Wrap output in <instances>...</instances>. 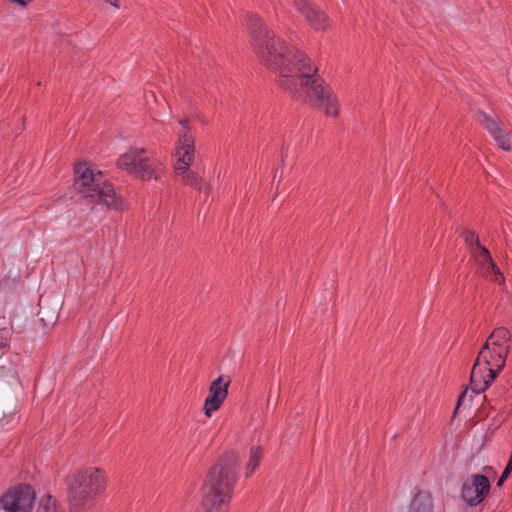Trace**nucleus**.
<instances>
[{
  "mask_svg": "<svg viewBox=\"0 0 512 512\" xmlns=\"http://www.w3.org/2000/svg\"><path fill=\"white\" fill-rule=\"evenodd\" d=\"M56 319H57V317L52 316L47 322L45 321V319L43 317H41L40 320L43 322L44 326H48L49 324H53Z\"/></svg>",
  "mask_w": 512,
  "mask_h": 512,
  "instance_id": "obj_26",
  "label": "nucleus"
},
{
  "mask_svg": "<svg viewBox=\"0 0 512 512\" xmlns=\"http://www.w3.org/2000/svg\"><path fill=\"white\" fill-rule=\"evenodd\" d=\"M281 156H282V161H284V158H286V155H284V148L282 147V153H281Z\"/></svg>",
  "mask_w": 512,
  "mask_h": 512,
  "instance_id": "obj_30",
  "label": "nucleus"
},
{
  "mask_svg": "<svg viewBox=\"0 0 512 512\" xmlns=\"http://www.w3.org/2000/svg\"><path fill=\"white\" fill-rule=\"evenodd\" d=\"M246 25L254 53L265 67L278 74V86L295 100L308 103L323 111L326 116L337 117V96L317 74L311 59L276 37L258 15H247Z\"/></svg>",
  "mask_w": 512,
  "mask_h": 512,
  "instance_id": "obj_1",
  "label": "nucleus"
},
{
  "mask_svg": "<svg viewBox=\"0 0 512 512\" xmlns=\"http://www.w3.org/2000/svg\"><path fill=\"white\" fill-rule=\"evenodd\" d=\"M491 469H492L491 466H487V467L484 468L485 471L486 470H491Z\"/></svg>",
  "mask_w": 512,
  "mask_h": 512,
  "instance_id": "obj_31",
  "label": "nucleus"
},
{
  "mask_svg": "<svg viewBox=\"0 0 512 512\" xmlns=\"http://www.w3.org/2000/svg\"><path fill=\"white\" fill-rule=\"evenodd\" d=\"M35 500L32 486L21 484L7 491L0 499L3 509L9 512H29Z\"/></svg>",
  "mask_w": 512,
  "mask_h": 512,
  "instance_id": "obj_6",
  "label": "nucleus"
},
{
  "mask_svg": "<svg viewBox=\"0 0 512 512\" xmlns=\"http://www.w3.org/2000/svg\"><path fill=\"white\" fill-rule=\"evenodd\" d=\"M70 512H86L106 489L107 476L97 467L77 471L66 478Z\"/></svg>",
  "mask_w": 512,
  "mask_h": 512,
  "instance_id": "obj_3",
  "label": "nucleus"
},
{
  "mask_svg": "<svg viewBox=\"0 0 512 512\" xmlns=\"http://www.w3.org/2000/svg\"><path fill=\"white\" fill-rule=\"evenodd\" d=\"M294 7L314 30H326L328 28L329 18L318 6L308 0H294Z\"/></svg>",
  "mask_w": 512,
  "mask_h": 512,
  "instance_id": "obj_10",
  "label": "nucleus"
},
{
  "mask_svg": "<svg viewBox=\"0 0 512 512\" xmlns=\"http://www.w3.org/2000/svg\"><path fill=\"white\" fill-rule=\"evenodd\" d=\"M493 275H494L493 280H494L495 282H497V283H499V284H503V283H504L505 278H504V276H503V274L501 273V271H500V270H499V271H497V272H496L495 274H493Z\"/></svg>",
  "mask_w": 512,
  "mask_h": 512,
  "instance_id": "obj_25",
  "label": "nucleus"
},
{
  "mask_svg": "<svg viewBox=\"0 0 512 512\" xmlns=\"http://www.w3.org/2000/svg\"><path fill=\"white\" fill-rule=\"evenodd\" d=\"M467 395V390H464L458 397V401H457V404H456V407H455V410H454V415L458 412V409L460 408V406L463 404L464 402V399Z\"/></svg>",
  "mask_w": 512,
  "mask_h": 512,
  "instance_id": "obj_24",
  "label": "nucleus"
},
{
  "mask_svg": "<svg viewBox=\"0 0 512 512\" xmlns=\"http://www.w3.org/2000/svg\"><path fill=\"white\" fill-rule=\"evenodd\" d=\"M74 173L75 187L84 198L107 208L125 209V203L116 194L113 185L104 178L102 172L95 173L87 163H78L74 167Z\"/></svg>",
  "mask_w": 512,
  "mask_h": 512,
  "instance_id": "obj_4",
  "label": "nucleus"
},
{
  "mask_svg": "<svg viewBox=\"0 0 512 512\" xmlns=\"http://www.w3.org/2000/svg\"><path fill=\"white\" fill-rule=\"evenodd\" d=\"M36 512H64L61 507H59L56 503V500L52 498V496H48L47 498H43L39 503Z\"/></svg>",
  "mask_w": 512,
  "mask_h": 512,
  "instance_id": "obj_18",
  "label": "nucleus"
},
{
  "mask_svg": "<svg viewBox=\"0 0 512 512\" xmlns=\"http://www.w3.org/2000/svg\"><path fill=\"white\" fill-rule=\"evenodd\" d=\"M190 167L191 165H175V171L185 185L209 194L211 186L202 177H199L196 172L192 171Z\"/></svg>",
  "mask_w": 512,
  "mask_h": 512,
  "instance_id": "obj_13",
  "label": "nucleus"
},
{
  "mask_svg": "<svg viewBox=\"0 0 512 512\" xmlns=\"http://www.w3.org/2000/svg\"><path fill=\"white\" fill-rule=\"evenodd\" d=\"M263 456V450L261 447H252L250 450L249 462L246 466L247 476H250L259 466Z\"/></svg>",
  "mask_w": 512,
  "mask_h": 512,
  "instance_id": "obj_16",
  "label": "nucleus"
},
{
  "mask_svg": "<svg viewBox=\"0 0 512 512\" xmlns=\"http://www.w3.org/2000/svg\"><path fill=\"white\" fill-rule=\"evenodd\" d=\"M470 254L480 266H482L486 261L491 260L492 257L489 250L483 245H478L475 246V248H472Z\"/></svg>",
  "mask_w": 512,
  "mask_h": 512,
  "instance_id": "obj_17",
  "label": "nucleus"
},
{
  "mask_svg": "<svg viewBox=\"0 0 512 512\" xmlns=\"http://www.w3.org/2000/svg\"><path fill=\"white\" fill-rule=\"evenodd\" d=\"M478 116L482 125L497 143V146L504 151H510L511 142L508 133L500 127L499 123L483 111H478Z\"/></svg>",
  "mask_w": 512,
  "mask_h": 512,
  "instance_id": "obj_12",
  "label": "nucleus"
},
{
  "mask_svg": "<svg viewBox=\"0 0 512 512\" xmlns=\"http://www.w3.org/2000/svg\"><path fill=\"white\" fill-rule=\"evenodd\" d=\"M109 3L118 9L120 8L118 0H109Z\"/></svg>",
  "mask_w": 512,
  "mask_h": 512,
  "instance_id": "obj_28",
  "label": "nucleus"
},
{
  "mask_svg": "<svg viewBox=\"0 0 512 512\" xmlns=\"http://www.w3.org/2000/svg\"><path fill=\"white\" fill-rule=\"evenodd\" d=\"M146 154V149L131 148L119 157L117 165L120 169H124L142 180H149L152 177L158 179Z\"/></svg>",
  "mask_w": 512,
  "mask_h": 512,
  "instance_id": "obj_5",
  "label": "nucleus"
},
{
  "mask_svg": "<svg viewBox=\"0 0 512 512\" xmlns=\"http://www.w3.org/2000/svg\"><path fill=\"white\" fill-rule=\"evenodd\" d=\"M481 267H482V270H483V274L485 276H488L489 272L495 274L497 271H499V268L496 265V263H495V261L493 260L492 257H491V260H488L485 263H483V265Z\"/></svg>",
  "mask_w": 512,
  "mask_h": 512,
  "instance_id": "obj_22",
  "label": "nucleus"
},
{
  "mask_svg": "<svg viewBox=\"0 0 512 512\" xmlns=\"http://www.w3.org/2000/svg\"><path fill=\"white\" fill-rule=\"evenodd\" d=\"M491 488L490 481L483 474H473L470 481L462 484L461 498L471 507L479 505L488 495Z\"/></svg>",
  "mask_w": 512,
  "mask_h": 512,
  "instance_id": "obj_8",
  "label": "nucleus"
},
{
  "mask_svg": "<svg viewBox=\"0 0 512 512\" xmlns=\"http://www.w3.org/2000/svg\"><path fill=\"white\" fill-rule=\"evenodd\" d=\"M492 344V352L489 356L487 365H494L497 367L505 366L506 359L510 352L511 334L505 327L495 328L489 335Z\"/></svg>",
  "mask_w": 512,
  "mask_h": 512,
  "instance_id": "obj_9",
  "label": "nucleus"
},
{
  "mask_svg": "<svg viewBox=\"0 0 512 512\" xmlns=\"http://www.w3.org/2000/svg\"><path fill=\"white\" fill-rule=\"evenodd\" d=\"M491 352H492V344H491V340L488 337L487 340L485 341V343L483 344V346L481 347L480 352L475 361L480 362L481 359H483L484 364H487V361H489V356L491 355Z\"/></svg>",
  "mask_w": 512,
  "mask_h": 512,
  "instance_id": "obj_21",
  "label": "nucleus"
},
{
  "mask_svg": "<svg viewBox=\"0 0 512 512\" xmlns=\"http://www.w3.org/2000/svg\"><path fill=\"white\" fill-rule=\"evenodd\" d=\"M504 367L505 366H501L499 368L494 365L484 364V371L486 372L488 387L492 384V382L496 379V377L500 374Z\"/></svg>",
  "mask_w": 512,
  "mask_h": 512,
  "instance_id": "obj_20",
  "label": "nucleus"
},
{
  "mask_svg": "<svg viewBox=\"0 0 512 512\" xmlns=\"http://www.w3.org/2000/svg\"><path fill=\"white\" fill-rule=\"evenodd\" d=\"M230 380L224 381V377L220 376L215 379L209 387V395L204 402V413L210 417L212 412L217 411L224 400L228 396V387Z\"/></svg>",
  "mask_w": 512,
  "mask_h": 512,
  "instance_id": "obj_11",
  "label": "nucleus"
},
{
  "mask_svg": "<svg viewBox=\"0 0 512 512\" xmlns=\"http://www.w3.org/2000/svg\"><path fill=\"white\" fill-rule=\"evenodd\" d=\"M470 388L477 395L488 388L486 372L484 371V367H480L479 361H475L473 365L470 375Z\"/></svg>",
  "mask_w": 512,
  "mask_h": 512,
  "instance_id": "obj_15",
  "label": "nucleus"
},
{
  "mask_svg": "<svg viewBox=\"0 0 512 512\" xmlns=\"http://www.w3.org/2000/svg\"><path fill=\"white\" fill-rule=\"evenodd\" d=\"M182 129L178 132V140L175 147L176 165H192L195 159V140L191 133L188 118L179 120Z\"/></svg>",
  "mask_w": 512,
  "mask_h": 512,
  "instance_id": "obj_7",
  "label": "nucleus"
},
{
  "mask_svg": "<svg viewBox=\"0 0 512 512\" xmlns=\"http://www.w3.org/2000/svg\"><path fill=\"white\" fill-rule=\"evenodd\" d=\"M281 156H282V161H284V158H286V155H284V148L282 147V153H281Z\"/></svg>",
  "mask_w": 512,
  "mask_h": 512,
  "instance_id": "obj_29",
  "label": "nucleus"
},
{
  "mask_svg": "<svg viewBox=\"0 0 512 512\" xmlns=\"http://www.w3.org/2000/svg\"><path fill=\"white\" fill-rule=\"evenodd\" d=\"M511 474V472L508 470V469H504V471L502 472L500 478L498 479L497 481V486L500 487L503 485V483L506 481V479L509 477V475Z\"/></svg>",
  "mask_w": 512,
  "mask_h": 512,
  "instance_id": "obj_23",
  "label": "nucleus"
},
{
  "mask_svg": "<svg viewBox=\"0 0 512 512\" xmlns=\"http://www.w3.org/2000/svg\"><path fill=\"white\" fill-rule=\"evenodd\" d=\"M407 512H434L431 493L427 490H418L413 496Z\"/></svg>",
  "mask_w": 512,
  "mask_h": 512,
  "instance_id": "obj_14",
  "label": "nucleus"
},
{
  "mask_svg": "<svg viewBox=\"0 0 512 512\" xmlns=\"http://www.w3.org/2000/svg\"><path fill=\"white\" fill-rule=\"evenodd\" d=\"M505 469H508L510 472H512V455H510V458L508 460V463H507Z\"/></svg>",
  "mask_w": 512,
  "mask_h": 512,
  "instance_id": "obj_27",
  "label": "nucleus"
},
{
  "mask_svg": "<svg viewBox=\"0 0 512 512\" xmlns=\"http://www.w3.org/2000/svg\"><path fill=\"white\" fill-rule=\"evenodd\" d=\"M239 468V457L234 452L223 454L211 466L200 490L201 506L205 512H228Z\"/></svg>",
  "mask_w": 512,
  "mask_h": 512,
  "instance_id": "obj_2",
  "label": "nucleus"
},
{
  "mask_svg": "<svg viewBox=\"0 0 512 512\" xmlns=\"http://www.w3.org/2000/svg\"><path fill=\"white\" fill-rule=\"evenodd\" d=\"M462 235L464 237L465 244L468 246L469 252H471L472 248H475V246L481 245L479 237L474 231L464 230Z\"/></svg>",
  "mask_w": 512,
  "mask_h": 512,
  "instance_id": "obj_19",
  "label": "nucleus"
}]
</instances>
